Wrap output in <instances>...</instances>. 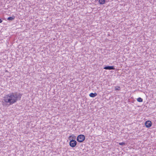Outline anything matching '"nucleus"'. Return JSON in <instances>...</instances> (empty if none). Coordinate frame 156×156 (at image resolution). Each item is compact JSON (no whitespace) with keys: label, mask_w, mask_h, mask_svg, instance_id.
I'll return each mask as SVG.
<instances>
[{"label":"nucleus","mask_w":156,"mask_h":156,"mask_svg":"<svg viewBox=\"0 0 156 156\" xmlns=\"http://www.w3.org/2000/svg\"><path fill=\"white\" fill-rule=\"evenodd\" d=\"M22 96V94L17 92H12L6 95L3 98L2 104L4 106L6 105V103H9V105H12L17 101L20 100Z\"/></svg>","instance_id":"1"},{"label":"nucleus","mask_w":156,"mask_h":156,"mask_svg":"<svg viewBox=\"0 0 156 156\" xmlns=\"http://www.w3.org/2000/svg\"><path fill=\"white\" fill-rule=\"evenodd\" d=\"M72 135L70 136L69 137V140H70V141L69 142V144L70 146L72 147H75L77 144V142L76 141L73 140L72 139V140H71V138L72 136Z\"/></svg>","instance_id":"2"},{"label":"nucleus","mask_w":156,"mask_h":156,"mask_svg":"<svg viewBox=\"0 0 156 156\" xmlns=\"http://www.w3.org/2000/svg\"><path fill=\"white\" fill-rule=\"evenodd\" d=\"M85 139V136L83 135H80L77 137V141L80 142H82Z\"/></svg>","instance_id":"3"},{"label":"nucleus","mask_w":156,"mask_h":156,"mask_svg":"<svg viewBox=\"0 0 156 156\" xmlns=\"http://www.w3.org/2000/svg\"><path fill=\"white\" fill-rule=\"evenodd\" d=\"M145 125L147 128L150 127L152 125V123L150 121H147L145 122Z\"/></svg>","instance_id":"4"},{"label":"nucleus","mask_w":156,"mask_h":156,"mask_svg":"<svg viewBox=\"0 0 156 156\" xmlns=\"http://www.w3.org/2000/svg\"><path fill=\"white\" fill-rule=\"evenodd\" d=\"M104 69L108 70L115 69V68H114V66H105L104 68Z\"/></svg>","instance_id":"5"},{"label":"nucleus","mask_w":156,"mask_h":156,"mask_svg":"<svg viewBox=\"0 0 156 156\" xmlns=\"http://www.w3.org/2000/svg\"><path fill=\"white\" fill-rule=\"evenodd\" d=\"M97 95V94L96 93H91L89 94V96L91 97L94 98L96 97Z\"/></svg>","instance_id":"6"},{"label":"nucleus","mask_w":156,"mask_h":156,"mask_svg":"<svg viewBox=\"0 0 156 156\" xmlns=\"http://www.w3.org/2000/svg\"><path fill=\"white\" fill-rule=\"evenodd\" d=\"M95 1H98L100 4H103L105 2V0H95Z\"/></svg>","instance_id":"7"},{"label":"nucleus","mask_w":156,"mask_h":156,"mask_svg":"<svg viewBox=\"0 0 156 156\" xmlns=\"http://www.w3.org/2000/svg\"><path fill=\"white\" fill-rule=\"evenodd\" d=\"M15 18V17L14 16L13 17H9L8 18L7 20H12L14 19Z\"/></svg>","instance_id":"8"},{"label":"nucleus","mask_w":156,"mask_h":156,"mask_svg":"<svg viewBox=\"0 0 156 156\" xmlns=\"http://www.w3.org/2000/svg\"><path fill=\"white\" fill-rule=\"evenodd\" d=\"M137 101L139 102H142L143 101V99L141 98H139L137 99Z\"/></svg>","instance_id":"9"},{"label":"nucleus","mask_w":156,"mask_h":156,"mask_svg":"<svg viewBox=\"0 0 156 156\" xmlns=\"http://www.w3.org/2000/svg\"><path fill=\"white\" fill-rule=\"evenodd\" d=\"M115 89L116 90H120V87H116L115 88Z\"/></svg>","instance_id":"10"},{"label":"nucleus","mask_w":156,"mask_h":156,"mask_svg":"<svg viewBox=\"0 0 156 156\" xmlns=\"http://www.w3.org/2000/svg\"><path fill=\"white\" fill-rule=\"evenodd\" d=\"M119 145H125V143L124 142H121V143H119Z\"/></svg>","instance_id":"11"},{"label":"nucleus","mask_w":156,"mask_h":156,"mask_svg":"<svg viewBox=\"0 0 156 156\" xmlns=\"http://www.w3.org/2000/svg\"><path fill=\"white\" fill-rule=\"evenodd\" d=\"M2 20L0 18V23H2Z\"/></svg>","instance_id":"12"}]
</instances>
